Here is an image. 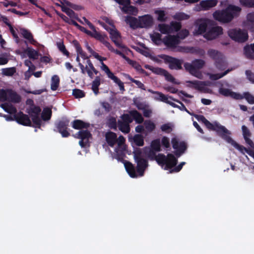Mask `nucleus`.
<instances>
[{"label":"nucleus","instance_id":"59","mask_svg":"<svg viewBox=\"0 0 254 254\" xmlns=\"http://www.w3.org/2000/svg\"><path fill=\"white\" fill-rule=\"evenodd\" d=\"M120 121L128 124L131 123L132 121V118L130 115V112L129 114H124L122 116V119Z\"/></svg>","mask_w":254,"mask_h":254},{"label":"nucleus","instance_id":"41","mask_svg":"<svg viewBox=\"0 0 254 254\" xmlns=\"http://www.w3.org/2000/svg\"><path fill=\"white\" fill-rule=\"evenodd\" d=\"M21 33L22 36L27 40L29 41V42L33 45H35L36 44V42L33 39L31 33L25 29H21Z\"/></svg>","mask_w":254,"mask_h":254},{"label":"nucleus","instance_id":"40","mask_svg":"<svg viewBox=\"0 0 254 254\" xmlns=\"http://www.w3.org/2000/svg\"><path fill=\"white\" fill-rule=\"evenodd\" d=\"M100 84L101 79L99 76L96 77L92 82V90L95 95H97L99 93V86Z\"/></svg>","mask_w":254,"mask_h":254},{"label":"nucleus","instance_id":"21","mask_svg":"<svg viewBox=\"0 0 254 254\" xmlns=\"http://www.w3.org/2000/svg\"><path fill=\"white\" fill-rule=\"evenodd\" d=\"M148 91L154 94L153 98L154 100L164 102L171 106H174L173 101H175V99L172 97L165 95L158 91H154L150 89H149Z\"/></svg>","mask_w":254,"mask_h":254},{"label":"nucleus","instance_id":"2","mask_svg":"<svg viewBox=\"0 0 254 254\" xmlns=\"http://www.w3.org/2000/svg\"><path fill=\"white\" fill-rule=\"evenodd\" d=\"M212 22L211 20L206 18L196 19L194 23L193 35H201L209 40L216 38L222 34L223 30L220 26H211Z\"/></svg>","mask_w":254,"mask_h":254},{"label":"nucleus","instance_id":"17","mask_svg":"<svg viewBox=\"0 0 254 254\" xmlns=\"http://www.w3.org/2000/svg\"><path fill=\"white\" fill-rule=\"evenodd\" d=\"M217 3V0H201L198 4L195 5L193 10L195 11H206L215 6Z\"/></svg>","mask_w":254,"mask_h":254},{"label":"nucleus","instance_id":"20","mask_svg":"<svg viewBox=\"0 0 254 254\" xmlns=\"http://www.w3.org/2000/svg\"><path fill=\"white\" fill-rule=\"evenodd\" d=\"M120 4V7L126 13L136 15L138 10L136 8L130 5L129 0H115Z\"/></svg>","mask_w":254,"mask_h":254},{"label":"nucleus","instance_id":"15","mask_svg":"<svg viewBox=\"0 0 254 254\" xmlns=\"http://www.w3.org/2000/svg\"><path fill=\"white\" fill-rule=\"evenodd\" d=\"M228 33L232 39L239 42H244L248 38L247 32L241 29H231L228 31Z\"/></svg>","mask_w":254,"mask_h":254},{"label":"nucleus","instance_id":"1","mask_svg":"<svg viewBox=\"0 0 254 254\" xmlns=\"http://www.w3.org/2000/svg\"><path fill=\"white\" fill-rule=\"evenodd\" d=\"M160 151H161V143L158 139L152 141L150 148L146 147L143 150L138 149L135 150L133 153L134 158L137 163L136 171L131 163L127 161L124 162L126 171L130 177L136 178L142 176L147 166V161L144 157L153 158L155 156V153Z\"/></svg>","mask_w":254,"mask_h":254},{"label":"nucleus","instance_id":"49","mask_svg":"<svg viewBox=\"0 0 254 254\" xmlns=\"http://www.w3.org/2000/svg\"><path fill=\"white\" fill-rule=\"evenodd\" d=\"M245 52L247 57L253 58V53H254V43L245 47Z\"/></svg>","mask_w":254,"mask_h":254},{"label":"nucleus","instance_id":"11","mask_svg":"<svg viewBox=\"0 0 254 254\" xmlns=\"http://www.w3.org/2000/svg\"><path fill=\"white\" fill-rule=\"evenodd\" d=\"M20 100L19 96L12 90L0 89V102L7 101L16 103L19 102Z\"/></svg>","mask_w":254,"mask_h":254},{"label":"nucleus","instance_id":"43","mask_svg":"<svg viewBox=\"0 0 254 254\" xmlns=\"http://www.w3.org/2000/svg\"><path fill=\"white\" fill-rule=\"evenodd\" d=\"M118 127L119 129L124 133H128L130 131L129 124L119 121Z\"/></svg>","mask_w":254,"mask_h":254},{"label":"nucleus","instance_id":"30","mask_svg":"<svg viewBox=\"0 0 254 254\" xmlns=\"http://www.w3.org/2000/svg\"><path fill=\"white\" fill-rule=\"evenodd\" d=\"M68 123V120L63 121L60 122L57 125L59 131L61 133L63 137H67L69 134L66 130Z\"/></svg>","mask_w":254,"mask_h":254},{"label":"nucleus","instance_id":"8","mask_svg":"<svg viewBox=\"0 0 254 254\" xmlns=\"http://www.w3.org/2000/svg\"><path fill=\"white\" fill-rule=\"evenodd\" d=\"M100 23L109 32L111 39L118 47L122 49L123 51L127 53L131 52L129 49L123 44L121 35L116 29L111 20L108 18H106L105 23L103 22H100Z\"/></svg>","mask_w":254,"mask_h":254},{"label":"nucleus","instance_id":"32","mask_svg":"<svg viewBox=\"0 0 254 254\" xmlns=\"http://www.w3.org/2000/svg\"><path fill=\"white\" fill-rule=\"evenodd\" d=\"M17 122L24 126H29L31 124V121L28 116L20 113L15 116Z\"/></svg>","mask_w":254,"mask_h":254},{"label":"nucleus","instance_id":"55","mask_svg":"<svg viewBox=\"0 0 254 254\" xmlns=\"http://www.w3.org/2000/svg\"><path fill=\"white\" fill-rule=\"evenodd\" d=\"M57 47H58L59 50L61 52H62L64 55L66 56L67 57H68L69 56V53L66 50L65 47L63 42H59L57 43Z\"/></svg>","mask_w":254,"mask_h":254},{"label":"nucleus","instance_id":"31","mask_svg":"<svg viewBox=\"0 0 254 254\" xmlns=\"http://www.w3.org/2000/svg\"><path fill=\"white\" fill-rule=\"evenodd\" d=\"M244 27L254 32V13H249L247 16V21L244 23Z\"/></svg>","mask_w":254,"mask_h":254},{"label":"nucleus","instance_id":"16","mask_svg":"<svg viewBox=\"0 0 254 254\" xmlns=\"http://www.w3.org/2000/svg\"><path fill=\"white\" fill-rule=\"evenodd\" d=\"M208 54L210 57L216 60V66L218 69L222 70L225 68L226 64L220 53L214 50H210L208 52Z\"/></svg>","mask_w":254,"mask_h":254},{"label":"nucleus","instance_id":"26","mask_svg":"<svg viewBox=\"0 0 254 254\" xmlns=\"http://www.w3.org/2000/svg\"><path fill=\"white\" fill-rule=\"evenodd\" d=\"M16 53L20 55L22 58L28 57L32 59H36L38 57V52L30 47H27L23 51H17Z\"/></svg>","mask_w":254,"mask_h":254},{"label":"nucleus","instance_id":"29","mask_svg":"<svg viewBox=\"0 0 254 254\" xmlns=\"http://www.w3.org/2000/svg\"><path fill=\"white\" fill-rule=\"evenodd\" d=\"M41 109L38 107H34L31 109V112L30 114L32 117L33 123L37 126L41 125V120L39 117V114Z\"/></svg>","mask_w":254,"mask_h":254},{"label":"nucleus","instance_id":"36","mask_svg":"<svg viewBox=\"0 0 254 254\" xmlns=\"http://www.w3.org/2000/svg\"><path fill=\"white\" fill-rule=\"evenodd\" d=\"M86 47L87 50L91 54L89 56L90 57L93 56L94 58L98 60L100 62V64L102 62H103L104 61L106 60V58L102 57L101 56H100L97 53L95 52L88 44H86Z\"/></svg>","mask_w":254,"mask_h":254},{"label":"nucleus","instance_id":"48","mask_svg":"<svg viewBox=\"0 0 254 254\" xmlns=\"http://www.w3.org/2000/svg\"><path fill=\"white\" fill-rule=\"evenodd\" d=\"M16 72V68L14 67L4 68L1 69V73L5 76H12Z\"/></svg>","mask_w":254,"mask_h":254},{"label":"nucleus","instance_id":"38","mask_svg":"<svg viewBox=\"0 0 254 254\" xmlns=\"http://www.w3.org/2000/svg\"><path fill=\"white\" fill-rule=\"evenodd\" d=\"M123 58L125 59L128 64L131 65L133 68H134L137 71L140 73H144L145 71L142 69L141 66L137 63L136 62L129 60L125 56H123Z\"/></svg>","mask_w":254,"mask_h":254},{"label":"nucleus","instance_id":"46","mask_svg":"<svg viewBox=\"0 0 254 254\" xmlns=\"http://www.w3.org/2000/svg\"><path fill=\"white\" fill-rule=\"evenodd\" d=\"M173 104L174 106H172L173 107L177 108L179 109L181 111H185L189 114L192 115V114L190 113L185 107L183 103L180 102L177 100L175 99V101H173Z\"/></svg>","mask_w":254,"mask_h":254},{"label":"nucleus","instance_id":"54","mask_svg":"<svg viewBox=\"0 0 254 254\" xmlns=\"http://www.w3.org/2000/svg\"><path fill=\"white\" fill-rule=\"evenodd\" d=\"M173 128V125L171 123L164 124L161 127V129L163 131L167 133L170 132Z\"/></svg>","mask_w":254,"mask_h":254},{"label":"nucleus","instance_id":"25","mask_svg":"<svg viewBox=\"0 0 254 254\" xmlns=\"http://www.w3.org/2000/svg\"><path fill=\"white\" fill-rule=\"evenodd\" d=\"M163 43L168 48L173 50L180 43V40L175 35H168L163 39Z\"/></svg>","mask_w":254,"mask_h":254},{"label":"nucleus","instance_id":"22","mask_svg":"<svg viewBox=\"0 0 254 254\" xmlns=\"http://www.w3.org/2000/svg\"><path fill=\"white\" fill-rule=\"evenodd\" d=\"M164 62L172 69H180L182 68L183 61L170 56H163Z\"/></svg>","mask_w":254,"mask_h":254},{"label":"nucleus","instance_id":"10","mask_svg":"<svg viewBox=\"0 0 254 254\" xmlns=\"http://www.w3.org/2000/svg\"><path fill=\"white\" fill-rule=\"evenodd\" d=\"M194 117L198 121L202 122L208 129L215 130L220 135L221 132L229 133V130L227 128L217 122L211 123L203 116L200 115H194Z\"/></svg>","mask_w":254,"mask_h":254},{"label":"nucleus","instance_id":"34","mask_svg":"<svg viewBox=\"0 0 254 254\" xmlns=\"http://www.w3.org/2000/svg\"><path fill=\"white\" fill-rule=\"evenodd\" d=\"M154 13L157 19L160 21H165L167 19L166 12L161 8H158L154 10Z\"/></svg>","mask_w":254,"mask_h":254},{"label":"nucleus","instance_id":"45","mask_svg":"<svg viewBox=\"0 0 254 254\" xmlns=\"http://www.w3.org/2000/svg\"><path fill=\"white\" fill-rule=\"evenodd\" d=\"M130 115L137 123H141L143 122V119L142 116L136 111H130Z\"/></svg>","mask_w":254,"mask_h":254},{"label":"nucleus","instance_id":"42","mask_svg":"<svg viewBox=\"0 0 254 254\" xmlns=\"http://www.w3.org/2000/svg\"><path fill=\"white\" fill-rule=\"evenodd\" d=\"M72 126L75 129H81L82 128H86L88 127V124L80 120H75L72 123Z\"/></svg>","mask_w":254,"mask_h":254},{"label":"nucleus","instance_id":"7","mask_svg":"<svg viewBox=\"0 0 254 254\" xmlns=\"http://www.w3.org/2000/svg\"><path fill=\"white\" fill-rule=\"evenodd\" d=\"M125 21L130 28L132 29L137 28H149L154 24V18L150 14H145L142 16L135 18L132 16H127Z\"/></svg>","mask_w":254,"mask_h":254},{"label":"nucleus","instance_id":"52","mask_svg":"<svg viewBox=\"0 0 254 254\" xmlns=\"http://www.w3.org/2000/svg\"><path fill=\"white\" fill-rule=\"evenodd\" d=\"M173 50L176 52H180L182 53H189L192 52V49L189 47L177 46Z\"/></svg>","mask_w":254,"mask_h":254},{"label":"nucleus","instance_id":"5","mask_svg":"<svg viewBox=\"0 0 254 254\" xmlns=\"http://www.w3.org/2000/svg\"><path fill=\"white\" fill-rule=\"evenodd\" d=\"M243 135L246 143L250 146L249 149H247L245 147L240 145L235 141H234L230 136V132L229 131L228 133L221 132L220 135L225 139L228 143L230 144L236 149H238L243 154L246 152V150H254V143L250 138L251 133L249 129L245 126L242 127Z\"/></svg>","mask_w":254,"mask_h":254},{"label":"nucleus","instance_id":"47","mask_svg":"<svg viewBox=\"0 0 254 254\" xmlns=\"http://www.w3.org/2000/svg\"><path fill=\"white\" fill-rule=\"evenodd\" d=\"M2 108L4 109V110L11 114H14L16 111V108L13 107L11 104H4L1 105Z\"/></svg>","mask_w":254,"mask_h":254},{"label":"nucleus","instance_id":"63","mask_svg":"<svg viewBox=\"0 0 254 254\" xmlns=\"http://www.w3.org/2000/svg\"><path fill=\"white\" fill-rule=\"evenodd\" d=\"M107 124L111 128H116L117 127L116 120L114 118H111L109 119Z\"/></svg>","mask_w":254,"mask_h":254},{"label":"nucleus","instance_id":"19","mask_svg":"<svg viewBox=\"0 0 254 254\" xmlns=\"http://www.w3.org/2000/svg\"><path fill=\"white\" fill-rule=\"evenodd\" d=\"M171 142L173 148L175 150V154L178 157H180L187 148L185 142L180 141L176 137L172 138Z\"/></svg>","mask_w":254,"mask_h":254},{"label":"nucleus","instance_id":"62","mask_svg":"<svg viewBox=\"0 0 254 254\" xmlns=\"http://www.w3.org/2000/svg\"><path fill=\"white\" fill-rule=\"evenodd\" d=\"M163 75L165 76V78L167 80L175 84H179V82L176 81L173 76L170 74L167 71L165 70V73H164Z\"/></svg>","mask_w":254,"mask_h":254},{"label":"nucleus","instance_id":"50","mask_svg":"<svg viewBox=\"0 0 254 254\" xmlns=\"http://www.w3.org/2000/svg\"><path fill=\"white\" fill-rule=\"evenodd\" d=\"M51 109L49 108H45L43 111L42 118L43 120H49L51 118Z\"/></svg>","mask_w":254,"mask_h":254},{"label":"nucleus","instance_id":"64","mask_svg":"<svg viewBox=\"0 0 254 254\" xmlns=\"http://www.w3.org/2000/svg\"><path fill=\"white\" fill-rule=\"evenodd\" d=\"M8 61V55L6 54L0 55V65H4Z\"/></svg>","mask_w":254,"mask_h":254},{"label":"nucleus","instance_id":"23","mask_svg":"<svg viewBox=\"0 0 254 254\" xmlns=\"http://www.w3.org/2000/svg\"><path fill=\"white\" fill-rule=\"evenodd\" d=\"M78 65L80 67L81 72L83 74L87 73L88 76L91 78L93 77L94 73L97 74L98 72L89 60L87 61V64L85 66L81 63H79Z\"/></svg>","mask_w":254,"mask_h":254},{"label":"nucleus","instance_id":"24","mask_svg":"<svg viewBox=\"0 0 254 254\" xmlns=\"http://www.w3.org/2000/svg\"><path fill=\"white\" fill-rule=\"evenodd\" d=\"M74 137L81 139L79 143L83 147L88 143L91 138V134L87 130L81 129L74 135Z\"/></svg>","mask_w":254,"mask_h":254},{"label":"nucleus","instance_id":"33","mask_svg":"<svg viewBox=\"0 0 254 254\" xmlns=\"http://www.w3.org/2000/svg\"><path fill=\"white\" fill-rule=\"evenodd\" d=\"M92 30V36L94 37L97 40H99L101 42L103 43V44L107 47L108 48H111L110 44L106 40V38L104 36L101 35L100 33L98 32L95 27L94 29H91Z\"/></svg>","mask_w":254,"mask_h":254},{"label":"nucleus","instance_id":"53","mask_svg":"<svg viewBox=\"0 0 254 254\" xmlns=\"http://www.w3.org/2000/svg\"><path fill=\"white\" fill-rule=\"evenodd\" d=\"M189 31L187 29H182L180 31H179L177 35L176 36L180 41V40H182L185 39L186 37H187L189 35Z\"/></svg>","mask_w":254,"mask_h":254},{"label":"nucleus","instance_id":"18","mask_svg":"<svg viewBox=\"0 0 254 254\" xmlns=\"http://www.w3.org/2000/svg\"><path fill=\"white\" fill-rule=\"evenodd\" d=\"M100 64L101 69L107 74L108 78L113 80L114 82L118 85L121 91H124L125 90V88L123 82H122L117 76L114 75V73L111 71L109 67L104 64L103 62H102Z\"/></svg>","mask_w":254,"mask_h":254},{"label":"nucleus","instance_id":"3","mask_svg":"<svg viewBox=\"0 0 254 254\" xmlns=\"http://www.w3.org/2000/svg\"><path fill=\"white\" fill-rule=\"evenodd\" d=\"M106 140L108 145L113 149L110 151L113 158L120 161L127 153L125 138L122 135L117 138L115 133L108 132L106 133Z\"/></svg>","mask_w":254,"mask_h":254},{"label":"nucleus","instance_id":"4","mask_svg":"<svg viewBox=\"0 0 254 254\" xmlns=\"http://www.w3.org/2000/svg\"><path fill=\"white\" fill-rule=\"evenodd\" d=\"M223 10H215L212 14L213 18L221 23H226L232 21L238 16L241 8L236 5L230 4L227 0H223L220 2Z\"/></svg>","mask_w":254,"mask_h":254},{"label":"nucleus","instance_id":"35","mask_svg":"<svg viewBox=\"0 0 254 254\" xmlns=\"http://www.w3.org/2000/svg\"><path fill=\"white\" fill-rule=\"evenodd\" d=\"M150 37L152 41L157 45H160L163 43V39H161V35L156 32H153L150 34Z\"/></svg>","mask_w":254,"mask_h":254},{"label":"nucleus","instance_id":"60","mask_svg":"<svg viewBox=\"0 0 254 254\" xmlns=\"http://www.w3.org/2000/svg\"><path fill=\"white\" fill-rule=\"evenodd\" d=\"M72 94L76 98H82L84 96V92L80 89L73 90Z\"/></svg>","mask_w":254,"mask_h":254},{"label":"nucleus","instance_id":"57","mask_svg":"<svg viewBox=\"0 0 254 254\" xmlns=\"http://www.w3.org/2000/svg\"><path fill=\"white\" fill-rule=\"evenodd\" d=\"M160 143L162 146L165 148H168L170 147V139L166 136L162 137Z\"/></svg>","mask_w":254,"mask_h":254},{"label":"nucleus","instance_id":"28","mask_svg":"<svg viewBox=\"0 0 254 254\" xmlns=\"http://www.w3.org/2000/svg\"><path fill=\"white\" fill-rule=\"evenodd\" d=\"M74 46L76 49V51L77 53V57L76 58V61L77 62H78V64L79 63H81L80 62V58L82 59L83 60H88L89 57L87 54L84 52L81 49V48L80 47L79 44L77 43V41L74 42Z\"/></svg>","mask_w":254,"mask_h":254},{"label":"nucleus","instance_id":"44","mask_svg":"<svg viewBox=\"0 0 254 254\" xmlns=\"http://www.w3.org/2000/svg\"><path fill=\"white\" fill-rule=\"evenodd\" d=\"M60 83V79L58 75H55L52 76L51 79V89L55 91L59 87Z\"/></svg>","mask_w":254,"mask_h":254},{"label":"nucleus","instance_id":"58","mask_svg":"<svg viewBox=\"0 0 254 254\" xmlns=\"http://www.w3.org/2000/svg\"><path fill=\"white\" fill-rule=\"evenodd\" d=\"M134 103L136 107L141 110H145V108L147 107L148 105L144 103L140 102L138 101L137 99H134L133 100Z\"/></svg>","mask_w":254,"mask_h":254},{"label":"nucleus","instance_id":"51","mask_svg":"<svg viewBox=\"0 0 254 254\" xmlns=\"http://www.w3.org/2000/svg\"><path fill=\"white\" fill-rule=\"evenodd\" d=\"M173 18L178 20H187L190 18V15L183 12H178L173 16Z\"/></svg>","mask_w":254,"mask_h":254},{"label":"nucleus","instance_id":"6","mask_svg":"<svg viewBox=\"0 0 254 254\" xmlns=\"http://www.w3.org/2000/svg\"><path fill=\"white\" fill-rule=\"evenodd\" d=\"M156 160L163 169L169 170L170 173L178 172L182 168L185 162H182L177 167L172 169L177 164V159L172 154L169 153L167 156L160 154L155 157Z\"/></svg>","mask_w":254,"mask_h":254},{"label":"nucleus","instance_id":"13","mask_svg":"<svg viewBox=\"0 0 254 254\" xmlns=\"http://www.w3.org/2000/svg\"><path fill=\"white\" fill-rule=\"evenodd\" d=\"M182 27L180 22L172 21L170 24H159L158 25V30L162 34H168L178 31Z\"/></svg>","mask_w":254,"mask_h":254},{"label":"nucleus","instance_id":"27","mask_svg":"<svg viewBox=\"0 0 254 254\" xmlns=\"http://www.w3.org/2000/svg\"><path fill=\"white\" fill-rule=\"evenodd\" d=\"M219 92L220 94L225 96H230L235 99H242L243 96L237 93L233 92L230 89L221 87L219 88Z\"/></svg>","mask_w":254,"mask_h":254},{"label":"nucleus","instance_id":"39","mask_svg":"<svg viewBox=\"0 0 254 254\" xmlns=\"http://www.w3.org/2000/svg\"><path fill=\"white\" fill-rule=\"evenodd\" d=\"M144 126L146 134L153 131L156 127L155 123L150 120L145 121L144 122Z\"/></svg>","mask_w":254,"mask_h":254},{"label":"nucleus","instance_id":"14","mask_svg":"<svg viewBox=\"0 0 254 254\" xmlns=\"http://www.w3.org/2000/svg\"><path fill=\"white\" fill-rule=\"evenodd\" d=\"M60 0L62 3V10L66 13L70 17L76 18V16L75 13L71 9L79 10L82 9V7L81 6L71 3L66 0Z\"/></svg>","mask_w":254,"mask_h":254},{"label":"nucleus","instance_id":"56","mask_svg":"<svg viewBox=\"0 0 254 254\" xmlns=\"http://www.w3.org/2000/svg\"><path fill=\"white\" fill-rule=\"evenodd\" d=\"M241 95L243 96V98H245L250 104H254V96L250 93L246 92Z\"/></svg>","mask_w":254,"mask_h":254},{"label":"nucleus","instance_id":"37","mask_svg":"<svg viewBox=\"0 0 254 254\" xmlns=\"http://www.w3.org/2000/svg\"><path fill=\"white\" fill-rule=\"evenodd\" d=\"M129 140L130 141H133L135 145L139 146H142L144 144L143 137L141 134H135L133 137H129Z\"/></svg>","mask_w":254,"mask_h":254},{"label":"nucleus","instance_id":"12","mask_svg":"<svg viewBox=\"0 0 254 254\" xmlns=\"http://www.w3.org/2000/svg\"><path fill=\"white\" fill-rule=\"evenodd\" d=\"M187 86L196 89L204 93H211V89L210 88L212 84L210 82H203L200 81H188L187 82Z\"/></svg>","mask_w":254,"mask_h":254},{"label":"nucleus","instance_id":"61","mask_svg":"<svg viewBox=\"0 0 254 254\" xmlns=\"http://www.w3.org/2000/svg\"><path fill=\"white\" fill-rule=\"evenodd\" d=\"M240 2L248 7H254V0H240Z\"/></svg>","mask_w":254,"mask_h":254},{"label":"nucleus","instance_id":"9","mask_svg":"<svg viewBox=\"0 0 254 254\" xmlns=\"http://www.w3.org/2000/svg\"><path fill=\"white\" fill-rule=\"evenodd\" d=\"M204 64V61L202 60H195L191 63H185L184 67L191 75L197 78H201L202 75L199 70L203 67Z\"/></svg>","mask_w":254,"mask_h":254}]
</instances>
